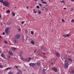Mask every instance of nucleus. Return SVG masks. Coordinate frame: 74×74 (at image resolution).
I'll list each match as a JSON object with an SVG mask.
<instances>
[{
  "label": "nucleus",
  "mask_w": 74,
  "mask_h": 74,
  "mask_svg": "<svg viewBox=\"0 0 74 74\" xmlns=\"http://www.w3.org/2000/svg\"><path fill=\"white\" fill-rule=\"evenodd\" d=\"M69 62H67V60H65L64 61V68L65 69H67L69 67Z\"/></svg>",
  "instance_id": "f257e3e1"
},
{
  "label": "nucleus",
  "mask_w": 74,
  "mask_h": 74,
  "mask_svg": "<svg viewBox=\"0 0 74 74\" xmlns=\"http://www.w3.org/2000/svg\"><path fill=\"white\" fill-rule=\"evenodd\" d=\"M3 5H4V6H5L7 7H8L10 4V3L8 2L5 1L3 2Z\"/></svg>",
  "instance_id": "f03ea898"
},
{
  "label": "nucleus",
  "mask_w": 74,
  "mask_h": 74,
  "mask_svg": "<svg viewBox=\"0 0 74 74\" xmlns=\"http://www.w3.org/2000/svg\"><path fill=\"white\" fill-rule=\"evenodd\" d=\"M32 59V58H27L25 59V61L27 63V62H29L30 61V60Z\"/></svg>",
  "instance_id": "7ed1b4c3"
},
{
  "label": "nucleus",
  "mask_w": 74,
  "mask_h": 74,
  "mask_svg": "<svg viewBox=\"0 0 74 74\" xmlns=\"http://www.w3.org/2000/svg\"><path fill=\"white\" fill-rule=\"evenodd\" d=\"M9 29V28H7L5 29V33H6V34H8L10 32V31Z\"/></svg>",
  "instance_id": "20e7f679"
},
{
  "label": "nucleus",
  "mask_w": 74,
  "mask_h": 74,
  "mask_svg": "<svg viewBox=\"0 0 74 74\" xmlns=\"http://www.w3.org/2000/svg\"><path fill=\"white\" fill-rule=\"evenodd\" d=\"M51 70H53V71H55V72H58V69H57V68L56 67L52 68H51Z\"/></svg>",
  "instance_id": "39448f33"
},
{
  "label": "nucleus",
  "mask_w": 74,
  "mask_h": 74,
  "mask_svg": "<svg viewBox=\"0 0 74 74\" xmlns=\"http://www.w3.org/2000/svg\"><path fill=\"white\" fill-rule=\"evenodd\" d=\"M35 63H31L29 64V65L30 67H34L35 66Z\"/></svg>",
  "instance_id": "423d86ee"
},
{
  "label": "nucleus",
  "mask_w": 74,
  "mask_h": 74,
  "mask_svg": "<svg viewBox=\"0 0 74 74\" xmlns=\"http://www.w3.org/2000/svg\"><path fill=\"white\" fill-rule=\"evenodd\" d=\"M13 41L14 43L16 44V43H17L18 42V40L16 39V38H15L13 40Z\"/></svg>",
  "instance_id": "0eeeda50"
},
{
  "label": "nucleus",
  "mask_w": 74,
  "mask_h": 74,
  "mask_svg": "<svg viewBox=\"0 0 74 74\" xmlns=\"http://www.w3.org/2000/svg\"><path fill=\"white\" fill-rule=\"evenodd\" d=\"M36 65L38 66H41V62H39L36 63Z\"/></svg>",
  "instance_id": "6e6552de"
},
{
  "label": "nucleus",
  "mask_w": 74,
  "mask_h": 74,
  "mask_svg": "<svg viewBox=\"0 0 74 74\" xmlns=\"http://www.w3.org/2000/svg\"><path fill=\"white\" fill-rule=\"evenodd\" d=\"M70 36V35L69 34H66L65 35H63V36L64 37V38H66V37H69Z\"/></svg>",
  "instance_id": "1a4fd4ad"
},
{
  "label": "nucleus",
  "mask_w": 74,
  "mask_h": 74,
  "mask_svg": "<svg viewBox=\"0 0 74 74\" xmlns=\"http://www.w3.org/2000/svg\"><path fill=\"white\" fill-rule=\"evenodd\" d=\"M15 37L17 38V39H19V37H20V35L19 34H17L16 36Z\"/></svg>",
  "instance_id": "9d476101"
},
{
  "label": "nucleus",
  "mask_w": 74,
  "mask_h": 74,
  "mask_svg": "<svg viewBox=\"0 0 74 74\" xmlns=\"http://www.w3.org/2000/svg\"><path fill=\"white\" fill-rule=\"evenodd\" d=\"M56 56H57V57H60V54L58 52L56 53Z\"/></svg>",
  "instance_id": "9b49d317"
},
{
  "label": "nucleus",
  "mask_w": 74,
  "mask_h": 74,
  "mask_svg": "<svg viewBox=\"0 0 74 74\" xmlns=\"http://www.w3.org/2000/svg\"><path fill=\"white\" fill-rule=\"evenodd\" d=\"M41 49H42L43 51H46V50H47L46 49L44 48V46H42L41 47Z\"/></svg>",
  "instance_id": "f8f14e48"
},
{
  "label": "nucleus",
  "mask_w": 74,
  "mask_h": 74,
  "mask_svg": "<svg viewBox=\"0 0 74 74\" xmlns=\"http://www.w3.org/2000/svg\"><path fill=\"white\" fill-rule=\"evenodd\" d=\"M68 61H69V62H71V63H72V62H73V61L72 60V59L71 58H68Z\"/></svg>",
  "instance_id": "ddd939ff"
},
{
  "label": "nucleus",
  "mask_w": 74,
  "mask_h": 74,
  "mask_svg": "<svg viewBox=\"0 0 74 74\" xmlns=\"http://www.w3.org/2000/svg\"><path fill=\"white\" fill-rule=\"evenodd\" d=\"M1 57L2 58H4V59H6V57H5V56H4V54H2L1 55Z\"/></svg>",
  "instance_id": "4468645a"
},
{
  "label": "nucleus",
  "mask_w": 74,
  "mask_h": 74,
  "mask_svg": "<svg viewBox=\"0 0 74 74\" xmlns=\"http://www.w3.org/2000/svg\"><path fill=\"white\" fill-rule=\"evenodd\" d=\"M11 49L12 51H15L16 49V48L14 47H12L11 48Z\"/></svg>",
  "instance_id": "2eb2a0df"
},
{
  "label": "nucleus",
  "mask_w": 74,
  "mask_h": 74,
  "mask_svg": "<svg viewBox=\"0 0 74 74\" xmlns=\"http://www.w3.org/2000/svg\"><path fill=\"white\" fill-rule=\"evenodd\" d=\"M30 43H31V44H32V45H34L35 44V43L34 42V41H33V40H32L31 41V42H30Z\"/></svg>",
  "instance_id": "dca6fc26"
},
{
  "label": "nucleus",
  "mask_w": 74,
  "mask_h": 74,
  "mask_svg": "<svg viewBox=\"0 0 74 74\" xmlns=\"http://www.w3.org/2000/svg\"><path fill=\"white\" fill-rule=\"evenodd\" d=\"M12 69V67H9L8 68H6L5 70H10V69Z\"/></svg>",
  "instance_id": "f3484780"
},
{
  "label": "nucleus",
  "mask_w": 74,
  "mask_h": 74,
  "mask_svg": "<svg viewBox=\"0 0 74 74\" xmlns=\"http://www.w3.org/2000/svg\"><path fill=\"white\" fill-rule=\"evenodd\" d=\"M9 54L11 55H13V53H12V52H11L10 51H9Z\"/></svg>",
  "instance_id": "a211bd4d"
},
{
  "label": "nucleus",
  "mask_w": 74,
  "mask_h": 74,
  "mask_svg": "<svg viewBox=\"0 0 74 74\" xmlns=\"http://www.w3.org/2000/svg\"><path fill=\"white\" fill-rule=\"evenodd\" d=\"M38 12L39 14H41V12L39 10H38Z\"/></svg>",
  "instance_id": "6ab92c4d"
},
{
  "label": "nucleus",
  "mask_w": 74,
  "mask_h": 74,
  "mask_svg": "<svg viewBox=\"0 0 74 74\" xmlns=\"http://www.w3.org/2000/svg\"><path fill=\"white\" fill-rule=\"evenodd\" d=\"M4 43L5 44H7V41L5 40L4 41Z\"/></svg>",
  "instance_id": "aec40b11"
},
{
  "label": "nucleus",
  "mask_w": 74,
  "mask_h": 74,
  "mask_svg": "<svg viewBox=\"0 0 74 74\" xmlns=\"http://www.w3.org/2000/svg\"><path fill=\"white\" fill-rule=\"evenodd\" d=\"M10 11L9 10H8L6 11L7 13H9V14L10 13Z\"/></svg>",
  "instance_id": "412c9836"
},
{
  "label": "nucleus",
  "mask_w": 74,
  "mask_h": 74,
  "mask_svg": "<svg viewBox=\"0 0 74 74\" xmlns=\"http://www.w3.org/2000/svg\"><path fill=\"white\" fill-rule=\"evenodd\" d=\"M42 3V4H47V2H46L43 1Z\"/></svg>",
  "instance_id": "4be33fe9"
},
{
  "label": "nucleus",
  "mask_w": 74,
  "mask_h": 74,
  "mask_svg": "<svg viewBox=\"0 0 74 74\" xmlns=\"http://www.w3.org/2000/svg\"><path fill=\"white\" fill-rule=\"evenodd\" d=\"M12 14L13 16H15V13H14V12H12Z\"/></svg>",
  "instance_id": "5701e85b"
},
{
  "label": "nucleus",
  "mask_w": 74,
  "mask_h": 74,
  "mask_svg": "<svg viewBox=\"0 0 74 74\" xmlns=\"http://www.w3.org/2000/svg\"><path fill=\"white\" fill-rule=\"evenodd\" d=\"M55 61H56V60H55V59H53L52 60V62H53V63L51 64H53V63L54 62H55Z\"/></svg>",
  "instance_id": "b1692460"
},
{
  "label": "nucleus",
  "mask_w": 74,
  "mask_h": 74,
  "mask_svg": "<svg viewBox=\"0 0 74 74\" xmlns=\"http://www.w3.org/2000/svg\"><path fill=\"white\" fill-rule=\"evenodd\" d=\"M71 73L72 74H74V69L73 70H72V71H71Z\"/></svg>",
  "instance_id": "393cba45"
},
{
  "label": "nucleus",
  "mask_w": 74,
  "mask_h": 74,
  "mask_svg": "<svg viewBox=\"0 0 74 74\" xmlns=\"http://www.w3.org/2000/svg\"><path fill=\"white\" fill-rule=\"evenodd\" d=\"M7 58L8 59H10V56H7Z\"/></svg>",
  "instance_id": "a878e982"
},
{
  "label": "nucleus",
  "mask_w": 74,
  "mask_h": 74,
  "mask_svg": "<svg viewBox=\"0 0 74 74\" xmlns=\"http://www.w3.org/2000/svg\"><path fill=\"white\" fill-rule=\"evenodd\" d=\"M18 71H19V72H20V73H21V74H22V72L21 71V70H18Z\"/></svg>",
  "instance_id": "bb28decb"
},
{
  "label": "nucleus",
  "mask_w": 74,
  "mask_h": 74,
  "mask_svg": "<svg viewBox=\"0 0 74 74\" xmlns=\"http://www.w3.org/2000/svg\"><path fill=\"white\" fill-rule=\"evenodd\" d=\"M42 73H45L44 69H43V70H42Z\"/></svg>",
  "instance_id": "cd10ccee"
},
{
  "label": "nucleus",
  "mask_w": 74,
  "mask_h": 74,
  "mask_svg": "<svg viewBox=\"0 0 74 74\" xmlns=\"http://www.w3.org/2000/svg\"><path fill=\"white\" fill-rule=\"evenodd\" d=\"M33 11L34 13H37V11H36V10L34 9L33 10Z\"/></svg>",
  "instance_id": "c85d7f7f"
},
{
  "label": "nucleus",
  "mask_w": 74,
  "mask_h": 74,
  "mask_svg": "<svg viewBox=\"0 0 74 74\" xmlns=\"http://www.w3.org/2000/svg\"><path fill=\"white\" fill-rule=\"evenodd\" d=\"M0 2L3 4V0H0Z\"/></svg>",
  "instance_id": "c756f323"
},
{
  "label": "nucleus",
  "mask_w": 74,
  "mask_h": 74,
  "mask_svg": "<svg viewBox=\"0 0 74 74\" xmlns=\"http://www.w3.org/2000/svg\"><path fill=\"white\" fill-rule=\"evenodd\" d=\"M8 74H13V73H12V72H11L10 71L8 73Z\"/></svg>",
  "instance_id": "7c9ffc66"
},
{
  "label": "nucleus",
  "mask_w": 74,
  "mask_h": 74,
  "mask_svg": "<svg viewBox=\"0 0 74 74\" xmlns=\"http://www.w3.org/2000/svg\"><path fill=\"white\" fill-rule=\"evenodd\" d=\"M60 3H62L63 2L64 3V1H60Z\"/></svg>",
  "instance_id": "2f4dec72"
},
{
  "label": "nucleus",
  "mask_w": 74,
  "mask_h": 74,
  "mask_svg": "<svg viewBox=\"0 0 74 74\" xmlns=\"http://www.w3.org/2000/svg\"><path fill=\"white\" fill-rule=\"evenodd\" d=\"M31 34H34V33H33V31H31Z\"/></svg>",
  "instance_id": "473e14b6"
},
{
  "label": "nucleus",
  "mask_w": 74,
  "mask_h": 74,
  "mask_svg": "<svg viewBox=\"0 0 74 74\" xmlns=\"http://www.w3.org/2000/svg\"><path fill=\"white\" fill-rule=\"evenodd\" d=\"M39 5H40L41 7H42V5L40 3H39Z\"/></svg>",
  "instance_id": "72a5a7b5"
},
{
  "label": "nucleus",
  "mask_w": 74,
  "mask_h": 74,
  "mask_svg": "<svg viewBox=\"0 0 74 74\" xmlns=\"http://www.w3.org/2000/svg\"><path fill=\"white\" fill-rule=\"evenodd\" d=\"M0 68H3V66L2 65H0Z\"/></svg>",
  "instance_id": "f704fd0d"
},
{
  "label": "nucleus",
  "mask_w": 74,
  "mask_h": 74,
  "mask_svg": "<svg viewBox=\"0 0 74 74\" xmlns=\"http://www.w3.org/2000/svg\"><path fill=\"white\" fill-rule=\"evenodd\" d=\"M37 8H40V7L38 6H36Z\"/></svg>",
  "instance_id": "c9c22d12"
},
{
  "label": "nucleus",
  "mask_w": 74,
  "mask_h": 74,
  "mask_svg": "<svg viewBox=\"0 0 74 74\" xmlns=\"http://www.w3.org/2000/svg\"><path fill=\"white\" fill-rule=\"evenodd\" d=\"M45 10L46 11H48V9L47 8H45Z\"/></svg>",
  "instance_id": "e433bc0d"
},
{
  "label": "nucleus",
  "mask_w": 74,
  "mask_h": 74,
  "mask_svg": "<svg viewBox=\"0 0 74 74\" xmlns=\"http://www.w3.org/2000/svg\"><path fill=\"white\" fill-rule=\"evenodd\" d=\"M71 21L72 22H74V20L73 19H72L71 20Z\"/></svg>",
  "instance_id": "4c0bfd02"
},
{
  "label": "nucleus",
  "mask_w": 74,
  "mask_h": 74,
  "mask_svg": "<svg viewBox=\"0 0 74 74\" xmlns=\"http://www.w3.org/2000/svg\"><path fill=\"white\" fill-rule=\"evenodd\" d=\"M37 51V50H35V51H34V53H35V52H36V51Z\"/></svg>",
  "instance_id": "58836bf2"
},
{
  "label": "nucleus",
  "mask_w": 74,
  "mask_h": 74,
  "mask_svg": "<svg viewBox=\"0 0 74 74\" xmlns=\"http://www.w3.org/2000/svg\"><path fill=\"white\" fill-rule=\"evenodd\" d=\"M24 23V21H22L21 22V23H22V24Z\"/></svg>",
  "instance_id": "ea45409f"
},
{
  "label": "nucleus",
  "mask_w": 74,
  "mask_h": 74,
  "mask_svg": "<svg viewBox=\"0 0 74 74\" xmlns=\"http://www.w3.org/2000/svg\"><path fill=\"white\" fill-rule=\"evenodd\" d=\"M3 35H5V32H3Z\"/></svg>",
  "instance_id": "a19ab883"
},
{
  "label": "nucleus",
  "mask_w": 74,
  "mask_h": 74,
  "mask_svg": "<svg viewBox=\"0 0 74 74\" xmlns=\"http://www.w3.org/2000/svg\"><path fill=\"white\" fill-rule=\"evenodd\" d=\"M62 22H64V19H62Z\"/></svg>",
  "instance_id": "79ce46f5"
},
{
  "label": "nucleus",
  "mask_w": 74,
  "mask_h": 74,
  "mask_svg": "<svg viewBox=\"0 0 74 74\" xmlns=\"http://www.w3.org/2000/svg\"><path fill=\"white\" fill-rule=\"evenodd\" d=\"M0 18H1V14H0Z\"/></svg>",
  "instance_id": "37998d69"
},
{
  "label": "nucleus",
  "mask_w": 74,
  "mask_h": 74,
  "mask_svg": "<svg viewBox=\"0 0 74 74\" xmlns=\"http://www.w3.org/2000/svg\"><path fill=\"white\" fill-rule=\"evenodd\" d=\"M71 11H73V9L72 8L71 9Z\"/></svg>",
  "instance_id": "c03bdc74"
},
{
  "label": "nucleus",
  "mask_w": 74,
  "mask_h": 74,
  "mask_svg": "<svg viewBox=\"0 0 74 74\" xmlns=\"http://www.w3.org/2000/svg\"><path fill=\"white\" fill-rule=\"evenodd\" d=\"M22 54H20V56H22Z\"/></svg>",
  "instance_id": "a18cd8bd"
},
{
  "label": "nucleus",
  "mask_w": 74,
  "mask_h": 74,
  "mask_svg": "<svg viewBox=\"0 0 74 74\" xmlns=\"http://www.w3.org/2000/svg\"><path fill=\"white\" fill-rule=\"evenodd\" d=\"M2 38V36H0V38Z\"/></svg>",
  "instance_id": "49530a36"
},
{
  "label": "nucleus",
  "mask_w": 74,
  "mask_h": 74,
  "mask_svg": "<svg viewBox=\"0 0 74 74\" xmlns=\"http://www.w3.org/2000/svg\"><path fill=\"white\" fill-rule=\"evenodd\" d=\"M64 10H66V8H64Z\"/></svg>",
  "instance_id": "de8ad7c7"
},
{
  "label": "nucleus",
  "mask_w": 74,
  "mask_h": 74,
  "mask_svg": "<svg viewBox=\"0 0 74 74\" xmlns=\"http://www.w3.org/2000/svg\"><path fill=\"white\" fill-rule=\"evenodd\" d=\"M15 67L17 69H18V66H16Z\"/></svg>",
  "instance_id": "09e8293b"
},
{
  "label": "nucleus",
  "mask_w": 74,
  "mask_h": 74,
  "mask_svg": "<svg viewBox=\"0 0 74 74\" xmlns=\"http://www.w3.org/2000/svg\"><path fill=\"white\" fill-rule=\"evenodd\" d=\"M27 9H29V7L27 6Z\"/></svg>",
  "instance_id": "8fccbe9b"
},
{
  "label": "nucleus",
  "mask_w": 74,
  "mask_h": 74,
  "mask_svg": "<svg viewBox=\"0 0 74 74\" xmlns=\"http://www.w3.org/2000/svg\"><path fill=\"white\" fill-rule=\"evenodd\" d=\"M18 30H19V31H21V29L20 28H19L18 29Z\"/></svg>",
  "instance_id": "3c124183"
},
{
  "label": "nucleus",
  "mask_w": 74,
  "mask_h": 74,
  "mask_svg": "<svg viewBox=\"0 0 74 74\" xmlns=\"http://www.w3.org/2000/svg\"><path fill=\"white\" fill-rule=\"evenodd\" d=\"M22 53H23V52H22V51H21V52H20V53H21V54H22Z\"/></svg>",
  "instance_id": "603ef678"
},
{
  "label": "nucleus",
  "mask_w": 74,
  "mask_h": 74,
  "mask_svg": "<svg viewBox=\"0 0 74 74\" xmlns=\"http://www.w3.org/2000/svg\"><path fill=\"white\" fill-rule=\"evenodd\" d=\"M71 1H74V0H71Z\"/></svg>",
  "instance_id": "864d4df0"
},
{
  "label": "nucleus",
  "mask_w": 74,
  "mask_h": 74,
  "mask_svg": "<svg viewBox=\"0 0 74 74\" xmlns=\"http://www.w3.org/2000/svg\"><path fill=\"white\" fill-rule=\"evenodd\" d=\"M34 1H37V0H33Z\"/></svg>",
  "instance_id": "5fc2aeb1"
},
{
  "label": "nucleus",
  "mask_w": 74,
  "mask_h": 74,
  "mask_svg": "<svg viewBox=\"0 0 74 74\" xmlns=\"http://www.w3.org/2000/svg\"><path fill=\"white\" fill-rule=\"evenodd\" d=\"M68 56L69 58H71V56Z\"/></svg>",
  "instance_id": "6e6d98bb"
},
{
  "label": "nucleus",
  "mask_w": 74,
  "mask_h": 74,
  "mask_svg": "<svg viewBox=\"0 0 74 74\" xmlns=\"http://www.w3.org/2000/svg\"><path fill=\"white\" fill-rule=\"evenodd\" d=\"M41 1H43V0H40Z\"/></svg>",
  "instance_id": "4d7b16f0"
},
{
  "label": "nucleus",
  "mask_w": 74,
  "mask_h": 74,
  "mask_svg": "<svg viewBox=\"0 0 74 74\" xmlns=\"http://www.w3.org/2000/svg\"><path fill=\"white\" fill-rule=\"evenodd\" d=\"M66 58H65V57H64V58H63V59H65Z\"/></svg>",
  "instance_id": "13d9d810"
},
{
  "label": "nucleus",
  "mask_w": 74,
  "mask_h": 74,
  "mask_svg": "<svg viewBox=\"0 0 74 74\" xmlns=\"http://www.w3.org/2000/svg\"><path fill=\"white\" fill-rule=\"evenodd\" d=\"M14 8H16V6H15V7H14Z\"/></svg>",
  "instance_id": "bf43d9fd"
},
{
  "label": "nucleus",
  "mask_w": 74,
  "mask_h": 74,
  "mask_svg": "<svg viewBox=\"0 0 74 74\" xmlns=\"http://www.w3.org/2000/svg\"><path fill=\"white\" fill-rule=\"evenodd\" d=\"M45 71H47V69H45Z\"/></svg>",
  "instance_id": "052dcab7"
},
{
  "label": "nucleus",
  "mask_w": 74,
  "mask_h": 74,
  "mask_svg": "<svg viewBox=\"0 0 74 74\" xmlns=\"http://www.w3.org/2000/svg\"><path fill=\"white\" fill-rule=\"evenodd\" d=\"M32 74H34V73H32Z\"/></svg>",
  "instance_id": "680f3d73"
},
{
  "label": "nucleus",
  "mask_w": 74,
  "mask_h": 74,
  "mask_svg": "<svg viewBox=\"0 0 74 74\" xmlns=\"http://www.w3.org/2000/svg\"><path fill=\"white\" fill-rule=\"evenodd\" d=\"M42 11H43V9H42Z\"/></svg>",
  "instance_id": "e2e57ef3"
},
{
  "label": "nucleus",
  "mask_w": 74,
  "mask_h": 74,
  "mask_svg": "<svg viewBox=\"0 0 74 74\" xmlns=\"http://www.w3.org/2000/svg\"><path fill=\"white\" fill-rule=\"evenodd\" d=\"M4 48H5V47H4Z\"/></svg>",
  "instance_id": "0e129e2a"
},
{
  "label": "nucleus",
  "mask_w": 74,
  "mask_h": 74,
  "mask_svg": "<svg viewBox=\"0 0 74 74\" xmlns=\"http://www.w3.org/2000/svg\"><path fill=\"white\" fill-rule=\"evenodd\" d=\"M45 57H44V58H45Z\"/></svg>",
  "instance_id": "69168bd1"
}]
</instances>
